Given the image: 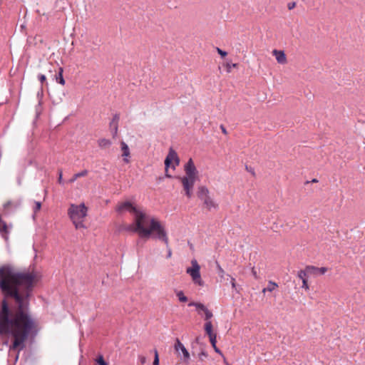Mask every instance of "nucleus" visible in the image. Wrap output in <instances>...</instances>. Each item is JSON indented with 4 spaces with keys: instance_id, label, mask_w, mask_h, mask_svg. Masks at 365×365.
<instances>
[{
    "instance_id": "38",
    "label": "nucleus",
    "mask_w": 365,
    "mask_h": 365,
    "mask_svg": "<svg viewBox=\"0 0 365 365\" xmlns=\"http://www.w3.org/2000/svg\"><path fill=\"white\" fill-rule=\"evenodd\" d=\"M172 256V250L170 248L168 247V254H167V258H170Z\"/></svg>"
},
{
    "instance_id": "37",
    "label": "nucleus",
    "mask_w": 365,
    "mask_h": 365,
    "mask_svg": "<svg viewBox=\"0 0 365 365\" xmlns=\"http://www.w3.org/2000/svg\"><path fill=\"white\" fill-rule=\"evenodd\" d=\"M58 182L60 184H62L63 183V178H62V172L60 171L59 173V176H58Z\"/></svg>"
},
{
    "instance_id": "18",
    "label": "nucleus",
    "mask_w": 365,
    "mask_h": 365,
    "mask_svg": "<svg viewBox=\"0 0 365 365\" xmlns=\"http://www.w3.org/2000/svg\"><path fill=\"white\" fill-rule=\"evenodd\" d=\"M278 287L277 284L274 282H272V281H269V283H268V285L266 288H264L262 289V292L263 293H265L266 292H272L273 290H274L277 287Z\"/></svg>"
},
{
    "instance_id": "11",
    "label": "nucleus",
    "mask_w": 365,
    "mask_h": 365,
    "mask_svg": "<svg viewBox=\"0 0 365 365\" xmlns=\"http://www.w3.org/2000/svg\"><path fill=\"white\" fill-rule=\"evenodd\" d=\"M272 54L275 56L277 63L280 64H285L287 63V57L283 51L274 49L272 51Z\"/></svg>"
},
{
    "instance_id": "15",
    "label": "nucleus",
    "mask_w": 365,
    "mask_h": 365,
    "mask_svg": "<svg viewBox=\"0 0 365 365\" xmlns=\"http://www.w3.org/2000/svg\"><path fill=\"white\" fill-rule=\"evenodd\" d=\"M88 174V170H82L81 172H79L78 173H76L75 175H73V176L69 180V182L70 183H73L78 178H81V177H84L86 175H87Z\"/></svg>"
},
{
    "instance_id": "34",
    "label": "nucleus",
    "mask_w": 365,
    "mask_h": 365,
    "mask_svg": "<svg viewBox=\"0 0 365 365\" xmlns=\"http://www.w3.org/2000/svg\"><path fill=\"white\" fill-rule=\"evenodd\" d=\"M140 362L143 364L146 362V358L144 356H138Z\"/></svg>"
},
{
    "instance_id": "36",
    "label": "nucleus",
    "mask_w": 365,
    "mask_h": 365,
    "mask_svg": "<svg viewBox=\"0 0 365 365\" xmlns=\"http://www.w3.org/2000/svg\"><path fill=\"white\" fill-rule=\"evenodd\" d=\"M96 361L100 364H101V363L104 362L105 361H104V359H103V356L100 355V356L98 357V359H97Z\"/></svg>"
},
{
    "instance_id": "21",
    "label": "nucleus",
    "mask_w": 365,
    "mask_h": 365,
    "mask_svg": "<svg viewBox=\"0 0 365 365\" xmlns=\"http://www.w3.org/2000/svg\"><path fill=\"white\" fill-rule=\"evenodd\" d=\"M188 306L189 307H195L197 309H200L202 311H205L207 309V307L203 304L200 303V302H192L188 304Z\"/></svg>"
},
{
    "instance_id": "5",
    "label": "nucleus",
    "mask_w": 365,
    "mask_h": 365,
    "mask_svg": "<svg viewBox=\"0 0 365 365\" xmlns=\"http://www.w3.org/2000/svg\"><path fill=\"white\" fill-rule=\"evenodd\" d=\"M172 162H174V165H173V169H175V166H178L180 163V159L178 156L177 153L173 149L170 148L168 155L165 160V176L167 178H171V175L168 174V170Z\"/></svg>"
},
{
    "instance_id": "20",
    "label": "nucleus",
    "mask_w": 365,
    "mask_h": 365,
    "mask_svg": "<svg viewBox=\"0 0 365 365\" xmlns=\"http://www.w3.org/2000/svg\"><path fill=\"white\" fill-rule=\"evenodd\" d=\"M309 275L311 274L309 272L307 271V267L304 269L300 270L297 273V277L302 280L307 279V277Z\"/></svg>"
},
{
    "instance_id": "13",
    "label": "nucleus",
    "mask_w": 365,
    "mask_h": 365,
    "mask_svg": "<svg viewBox=\"0 0 365 365\" xmlns=\"http://www.w3.org/2000/svg\"><path fill=\"white\" fill-rule=\"evenodd\" d=\"M197 196L201 200L206 199L210 197L209 190L205 186H200L197 190Z\"/></svg>"
},
{
    "instance_id": "43",
    "label": "nucleus",
    "mask_w": 365,
    "mask_h": 365,
    "mask_svg": "<svg viewBox=\"0 0 365 365\" xmlns=\"http://www.w3.org/2000/svg\"><path fill=\"white\" fill-rule=\"evenodd\" d=\"M312 182H317V180L316 179H313V180H312Z\"/></svg>"
},
{
    "instance_id": "3",
    "label": "nucleus",
    "mask_w": 365,
    "mask_h": 365,
    "mask_svg": "<svg viewBox=\"0 0 365 365\" xmlns=\"http://www.w3.org/2000/svg\"><path fill=\"white\" fill-rule=\"evenodd\" d=\"M88 209L84 203L78 205L71 204L68 210V215L75 225L76 229L84 228L83 219L87 215Z\"/></svg>"
},
{
    "instance_id": "19",
    "label": "nucleus",
    "mask_w": 365,
    "mask_h": 365,
    "mask_svg": "<svg viewBox=\"0 0 365 365\" xmlns=\"http://www.w3.org/2000/svg\"><path fill=\"white\" fill-rule=\"evenodd\" d=\"M205 330L208 336L215 334L212 331V324L211 321L206 322L205 324Z\"/></svg>"
},
{
    "instance_id": "29",
    "label": "nucleus",
    "mask_w": 365,
    "mask_h": 365,
    "mask_svg": "<svg viewBox=\"0 0 365 365\" xmlns=\"http://www.w3.org/2000/svg\"><path fill=\"white\" fill-rule=\"evenodd\" d=\"M41 207V203L40 202H35V207L34 208V212H38Z\"/></svg>"
},
{
    "instance_id": "30",
    "label": "nucleus",
    "mask_w": 365,
    "mask_h": 365,
    "mask_svg": "<svg viewBox=\"0 0 365 365\" xmlns=\"http://www.w3.org/2000/svg\"><path fill=\"white\" fill-rule=\"evenodd\" d=\"M198 356H199V359L202 361L204 359V358H206L207 356V354L205 351H202L199 354Z\"/></svg>"
},
{
    "instance_id": "17",
    "label": "nucleus",
    "mask_w": 365,
    "mask_h": 365,
    "mask_svg": "<svg viewBox=\"0 0 365 365\" xmlns=\"http://www.w3.org/2000/svg\"><path fill=\"white\" fill-rule=\"evenodd\" d=\"M63 68L61 67L58 68V74L56 76V81L61 84V85H64L65 84V80L63 77Z\"/></svg>"
},
{
    "instance_id": "32",
    "label": "nucleus",
    "mask_w": 365,
    "mask_h": 365,
    "mask_svg": "<svg viewBox=\"0 0 365 365\" xmlns=\"http://www.w3.org/2000/svg\"><path fill=\"white\" fill-rule=\"evenodd\" d=\"M38 80L40 81V82L41 83H43L46 81V76L43 75V74H39L38 76Z\"/></svg>"
},
{
    "instance_id": "25",
    "label": "nucleus",
    "mask_w": 365,
    "mask_h": 365,
    "mask_svg": "<svg viewBox=\"0 0 365 365\" xmlns=\"http://www.w3.org/2000/svg\"><path fill=\"white\" fill-rule=\"evenodd\" d=\"M216 338H217L216 334L209 336L210 343L213 347H215V345H216Z\"/></svg>"
},
{
    "instance_id": "31",
    "label": "nucleus",
    "mask_w": 365,
    "mask_h": 365,
    "mask_svg": "<svg viewBox=\"0 0 365 365\" xmlns=\"http://www.w3.org/2000/svg\"><path fill=\"white\" fill-rule=\"evenodd\" d=\"M217 53L222 56V57H225L227 56V52L225 51H222V49L219 48H217Z\"/></svg>"
},
{
    "instance_id": "35",
    "label": "nucleus",
    "mask_w": 365,
    "mask_h": 365,
    "mask_svg": "<svg viewBox=\"0 0 365 365\" xmlns=\"http://www.w3.org/2000/svg\"><path fill=\"white\" fill-rule=\"evenodd\" d=\"M295 5H296L295 2H290L288 4L287 6L289 10H292V9H294L295 7Z\"/></svg>"
},
{
    "instance_id": "12",
    "label": "nucleus",
    "mask_w": 365,
    "mask_h": 365,
    "mask_svg": "<svg viewBox=\"0 0 365 365\" xmlns=\"http://www.w3.org/2000/svg\"><path fill=\"white\" fill-rule=\"evenodd\" d=\"M120 148H121V150L123 152L122 156L123 158V161L125 163H129L128 158H130V149L128 148V145L124 141H121L120 142Z\"/></svg>"
},
{
    "instance_id": "6",
    "label": "nucleus",
    "mask_w": 365,
    "mask_h": 365,
    "mask_svg": "<svg viewBox=\"0 0 365 365\" xmlns=\"http://www.w3.org/2000/svg\"><path fill=\"white\" fill-rule=\"evenodd\" d=\"M21 200L8 201L3 205V215L6 216L15 212L20 206Z\"/></svg>"
},
{
    "instance_id": "40",
    "label": "nucleus",
    "mask_w": 365,
    "mask_h": 365,
    "mask_svg": "<svg viewBox=\"0 0 365 365\" xmlns=\"http://www.w3.org/2000/svg\"><path fill=\"white\" fill-rule=\"evenodd\" d=\"M252 274L254 275L255 278L257 279V272L255 270V269H252Z\"/></svg>"
},
{
    "instance_id": "14",
    "label": "nucleus",
    "mask_w": 365,
    "mask_h": 365,
    "mask_svg": "<svg viewBox=\"0 0 365 365\" xmlns=\"http://www.w3.org/2000/svg\"><path fill=\"white\" fill-rule=\"evenodd\" d=\"M202 201L207 209L209 210L212 209H217L218 207L217 204L214 201V200L210 196L203 200Z\"/></svg>"
},
{
    "instance_id": "1",
    "label": "nucleus",
    "mask_w": 365,
    "mask_h": 365,
    "mask_svg": "<svg viewBox=\"0 0 365 365\" xmlns=\"http://www.w3.org/2000/svg\"><path fill=\"white\" fill-rule=\"evenodd\" d=\"M115 211L119 215L128 212L134 216V223L125 227L126 231L137 232L140 237H153L163 241L168 246V237L165 227L154 217L139 210L129 201L119 203Z\"/></svg>"
},
{
    "instance_id": "9",
    "label": "nucleus",
    "mask_w": 365,
    "mask_h": 365,
    "mask_svg": "<svg viewBox=\"0 0 365 365\" xmlns=\"http://www.w3.org/2000/svg\"><path fill=\"white\" fill-rule=\"evenodd\" d=\"M119 119V115L115 114L114 116L113 117L112 120L110 123V128L113 138H115L118 134Z\"/></svg>"
},
{
    "instance_id": "28",
    "label": "nucleus",
    "mask_w": 365,
    "mask_h": 365,
    "mask_svg": "<svg viewBox=\"0 0 365 365\" xmlns=\"http://www.w3.org/2000/svg\"><path fill=\"white\" fill-rule=\"evenodd\" d=\"M302 288L304 289L305 290H309V286L308 284L307 279H304V280H302Z\"/></svg>"
},
{
    "instance_id": "10",
    "label": "nucleus",
    "mask_w": 365,
    "mask_h": 365,
    "mask_svg": "<svg viewBox=\"0 0 365 365\" xmlns=\"http://www.w3.org/2000/svg\"><path fill=\"white\" fill-rule=\"evenodd\" d=\"M307 271L309 272L311 275L324 274L327 268L326 267H317L314 266L308 265L307 266Z\"/></svg>"
},
{
    "instance_id": "26",
    "label": "nucleus",
    "mask_w": 365,
    "mask_h": 365,
    "mask_svg": "<svg viewBox=\"0 0 365 365\" xmlns=\"http://www.w3.org/2000/svg\"><path fill=\"white\" fill-rule=\"evenodd\" d=\"M217 270H218L219 276L221 278H225V272L224 269L219 264H217Z\"/></svg>"
},
{
    "instance_id": "23",
    "label": "nucleus",
    "mask_w": 365,
    "mask_h": 365,
    "mask_svg": "<svg viewBox=\"0 0 365 365\" xmlns=\"http://www.w3.org/2000/svg\"><path fill=\"white\" fill-rule=\"evenodd\" d=\"M205 312V319L207 322L210 321V319L212 317L213 314L212 312H210L207 308L203 311Z\"/></svg>"
},
{
    "instance_id": "24",
    "label": "nucleus",
    "mask_w": 365,
    "mask_h": 365,
    "mask_svg": "<svg viewBox=\"0 0 365 365\" xmlns=\"http://www.w3.org/2000/svg\"><path fill=\"white\" fill-rule=\"evenodd\" d=\"M154 354H155V357H154L153 365H159V356H158V352L156 349L154 350Z\"/></svg>"
},
{
    "instance_id": "27",
    "label": "nucleus",
    "mask_w": 365,
    "mask_h": 365,
    "mask_svg": "<svg viewBox=\"0 0 365 365\" xmlns=\"http://www.w3.org/2000/svg\"><path fill=\"white\" fill-rule=\"evenodd\" d=\"M227 277L230 279V283L232 285V288L234 289H236L235 279L234 277H231L230 274H227Z\"/></svg>"
},
{
    "instance_id": "41",
    "label": "nucleus",
    "mask_w": 365,
    "mask_h": 365,
    "mask_svg": "<svg viewBox=\"0 0 365 365\" xmlns=\"http://www.w3.org/2000/svg\"><path fill=\"white\" fill-rule=\"evenodd\" d=\"M213 348L215 349V351L216 352L221 354V352H220V349H219L216 346H215V347H213Z\"/></svg>"
},
{
    "instance_id": "33",
    "label": "nucleus",
    "mask_w": 365,
    "mask_h": 365,
    "mask_svg": "<svg viewBox=\"0 0 365 365\" xmlns=\"http://www.w3.org/2000/svg\"><path fill=\"white\" fill-rule=\"evenodd\" d=\"M237 63H231V64H230V63H227V71H228V72H230V69H231L232 68H236V67H237Z\"/></svg>"
},
{
    "instance_id": "22",
    "label": "nucleus",
    "mask_w": 365,
    "mask_h": 365,
    "mask_svg": "<svg viewBox=\"0 0 365 365\" xmlns=\"http://www.w3.org/2000/svg\"><path fill=\"white\" fill-rule=\"evenodd\" d=\"M176 296L181 302H186L187 301V297L185 296L184 292L181 290L176 292Z\"/></svg>"
},
{
    "instance_id": "16",
    "label": "nucleus",
    "mask_w": 365,
    "mask_h": 365,
    "mask_svg": "<svg viewBox=\"0 0 365 365\" xmlns=\"http://www.w3.org/2000/svg\"><path fill=\"white\" fill-rule=\"evenodd\" d=\"M99 147L102 148H106L111 145L112 143L110 140L106 138L99 139L98 141Z\"/></svg>"
},
{
    "instance_id": "8",
    "label": "nucleus",
    "mask_w": 365,
    "mask_h": 365,
    "mask_svg": "<svg viewBox=\"0 0 365 365\" xmlns=\"http://www.w3.org/2000/svg\"><path fill=\"white\" fill-rule=\"evenodd\" d=\"M12 225H8L5 221L2 220V215L0 214V234L6 240L9 238V235Z\"/></svg>"
},
{
    "instance_id": "4",
    "label": "nucleus",
    "mask_w": 365,
    "mask_h": 365,
    "mask_svg": "<svg viewBox=\"0 0 365 365\" xmlns=\"http://www.w3.org/2000/svg\"><path fill=\"white\" fill-rule=\"evenodd\" d=\"M192 267H187L186 272L191 277L193 282L200 287L204 285V282L201 279L200 267L196 259L191 260Z\"/></svg>"
},
{
    "instance_id": "2",
    "label": "nucleus",
    "mask_w": 365,
    "mask_h": 365,
    "mask_svg": "<svg viewBox=\"0 0 365 365\" xmlns=\"http://www.w3.org/2000/svg\"><path fill=\"white\" fill-rule=\"evenodd\" d=\"M185 175L181 178V182L185 191V195L190 198L192 195V190L197 178V170L191 158L184 166Z\"/></svg>"
},
{
    "instance_id": "7",
    "label": "nucleus",
    "mask_w": 365,
    "mask_h": 365,
    "mask_svg": "<svg viewBox=\"0 0 365 365\" xmlns=\"http://www.w3.org/2000/svg\"><path fill=\"white\" fill-rule=\"evenodd\" d=\"M175 351L180 355V352L183 355V360L185 361H187L190 359V354L187 351V349L185 346L180 342V341L177 339L174 346Z\"/></svg>"
},
{
    "instance_id": "42",
    "label": "nucleus",
    "mask_w": 365,
    "mask_h": 365,
    "mask_svg": "<svg viewBox=\"0 0 365 365\" xmlns=\"http://www.w3.org/2000/svg\"><path fill=\"white\" fill-rule=\"evenodd\" d=\"M99 365H108V364L106 361H104V362L100 364Z\"/></svg>"
},
{
    "instance_id": "39",
    "label": "nucleus",
    "mask_w": 365,
    "mask_h": 365,
    "mask_svg": "<svg viewBox=\"0 0 365 365\" xmlns=\"http://www.w3.org/2000/svg\"><path fill=\"white\" fill-rule=\"evenodd\" d=\"M220 129L222 130V132L224 133V134H227V130L226 128L224 127V125H220Z\"/></svg>"
}]
</instances>
